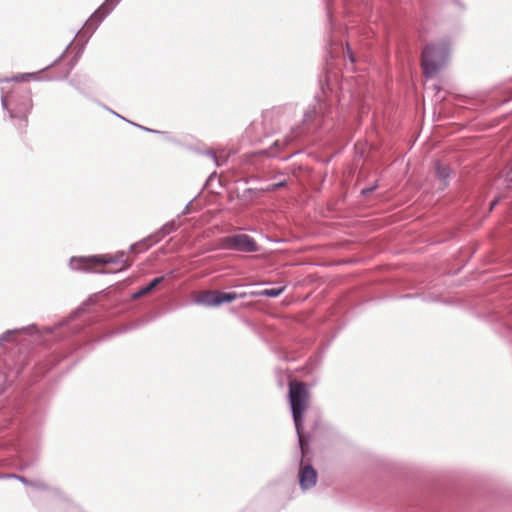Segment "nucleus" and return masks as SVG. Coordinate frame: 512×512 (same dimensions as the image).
Here are the masks:
<instances>
[{"label": "nucleus", "instance_id": "13", "mask_svg": "<svg viewBox=\"0 0 512 512\" xmlns=\"http://www.w3.org/2000/svg\"><path fill=\"white\" fill-rule=\"evenodd\" d=\"M283 185H284V183H283V182H281V183H277V184H272V185H270V186L267 188V191H274V190H276L277 188H279V187H281V186H283Z\"/></svg>", "mask_w": 512, "mask_h": 512}, {"label": "nucleus", "instance_id": "14", "mask_svg": "<svg viewBox=\"0 0 512 512\" xmlns=\"http://www.w3.org/2000/svg\"><path fill=\"white\" fill-rule=\"evenodd\" d=\"M495 204H496V201H493V202L491 203V209L494 207V205H495Z\"/></svg>", "mask_w": 512, "mask_h": 512}, {"label": "nucleus", "instance_id": "1", "mask_svg": "<svg viewBox=\"0 0 512 512\" xmlns=\"http://www.w3.org/2000/svg\"><path fill=\"white\" fill-rule=\"evenodd\" d=\"M288 396L300 447L304 454L307 448V441L303 435V415L310 406V392L308 386L304 382L291 380L289 382Z\"/></svg>", "mask_w": 512, "mask_h": 512}, {"label": "nucleus", "instance_id": "12", "mask_svg": "<svg viewBox=\"0 0 512 512\" xmlns=\"http://www.w3.org/2000/svg\"><path fill=\"white\" fill-rule=\"evenodd\" d=\"M437 174L441 178H446L449 175L448 168L447 167L438 166L437 167Z\"/></svg>", "mask_w": 512, "mask_h": 512}, {"label": "nucleus", "instance_id": "7", "mask_svg": "<svg viewBox=\"0 0 512 512\" xmlns=\"http://www.w3.org/2000/svg\"><path fill=\"white\" fill-rule=\"evenodd\" d=\"M316 481L317 472L312 466L305 465L300 468L299 483L302 489L306 490L315 486Z\"/></svg>", "mask_w": 512, "mask_h": 512}, {"label": "nucleus", "instance_id": "10", "mask_svg": "<svg viewBox=\"0 0 512 512\" xmlns=\"http://www.w3.org/2000/svg\"><path fill=\"white\" fill-rule=\"evenodd\" d=\"M110 11L108 4L102 5L93 15V20L101 21Z\"/></svg>", "mask_w": 512, "mask_h": 512}, {"label": "nucleus", "instance_id": "6", "mask_svg": "<svg viewBox=\"0 0 512 512\" xmlns=\"http://www.w3.org/2000/svg\"><path fill=\"white\" fill-rule=\"evenodd\" d=\"M222 246L228 249H235L244 252L257 251L255 241L246 234H238L234 236L225 237L222 240Z\"/></svg>", "mask_w": 512, "mask_h": 512}, {"label": "nucleus", "instance_id": "9", "mask_svg": "<svg viewBox=\"0 0 512 512\" xmlns=\"http://www.w3.org/2000/svg\"><path fill=\"white\" fill-rule=\"evenodd\" d=\"M163 280V277H157L153 279L146 287L142 288L140 291L135 293L134 297L138 298L140 296H143L150 291H152L161 281Z\"/></svg>", "mask_w": 512, "mask_h": 512}, {"label": "nucleus", "instance_id": "2", "mask_svg": "<svg viewBox=\"0 0 512 512\" xmlns=\"http://www.w3.org/2000/svg\"><path fill=\"white\" fill-rule=\"evenodd\" d=\"M2 104L9 112L10 118L23 123V128L28 127V116L33 108V99L30 90L13 92L2 98Z\"/></svg>", "mask_w": 512, "mask_h": 512}, {"label": "nucleus", "instance_id": "4", "mask_svg": "<svg viewBox=\"0 0 512 512\" xmlns=\"http://www.w3.org/2000/svg\"><path fill=\"white\" fill-rule=\"evenodd\" d=\"M109 263L120 264L116 269L118 271L128 268L131 262L127 259H123V255L117 258H113L107 255L90 256V257H77L71 259V267L75 270L83 271H98L97 267Z\"/></svg>", "mask_w": 512, "mask_h": 512}, {"label": "nucleus", "instance_id": "8", "mask_svg": "<svg viewBox=\"0 0 512 512\" xmlns=\"http://www.w3.org/2000/svg\"><path fill=\"white\" fill-rule=\"evenodd\" d=\"M285 290V286H282L280 288H271V289H264L261 291H253L250 293L251 296L257 297V296H267V297H277L280 294H282Z\"/></svg>", "mask_w": 512, "mask_h": 512}, {"label": "nucleus", "instance_id": "5", "mask_svg": "<svg viewBox=\"0 0 512 512\" xmlns=\"http://www.w3.org/2000/svg\"><path fill=\"white\" fill-rule=\"evenodd\" d=\"M246 293L237 294L235 292H221L216 290L204 291L199 295L198 301L204 305L219 306L223 303L232 302L238 298H243Z\"/></svg>", "mask_w": 512, "mask_h": 512}, {"label": "nucleus", "instance_id": "11", "mask_svg": "<svg viewBox=\"0 0 512 512\" xmlns=\"http://www.w3.org/2000/svg\"><path fill=\"white\" fill-rule=\"evenodd\" d=\"M36 78L35 74L33 73H27V74H21L13 77V80L16 82L20 81H28L30 79Z\"/></svg>", "mask_w": 512, "mask_h": 512}, {"label": "nucleus", "instance_id": "3", "mask_svg": "<svg viewBox=\"0 0 512 512\" xmlns=\"http://www.w3.org/2000/svg\"><path fill=\"white\" fill-rule=\"evenodd\" d=\"M449 52V44L441 42L425 46L421 56V65L424 74L434 76L445 63Z\"/></svg>", "mask_w": 512, "mask_h": 512}]
</instances>
